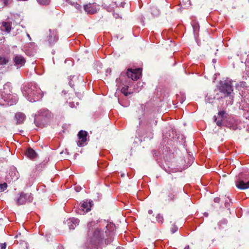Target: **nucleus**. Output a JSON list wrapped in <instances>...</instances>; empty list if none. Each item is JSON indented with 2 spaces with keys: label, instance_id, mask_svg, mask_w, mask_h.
<instances>
[{
  "label": "nucleus",
  "instance_id": "1",
  "mask_svg": "<svg viewBox=\"0 0 249 249\" xmlns=\"http://www.w3.org/2000/svg\"><path fill=\"white\" fill-rule=\"evenodd\" d=\"M87 247L93 248L98 247L104 241L107 244L111 243L112 240L113 232L107 231V225L101 227L95 221L88 223Z\"/></svg>",
  "mask_w": 249,
  "mask_h": 249
},
{
  "label": "nucleus",
  "instance_id": "2",
  "mask_svg": "<svg viewBox=\"0 0 249 249\" xmlns=\"http://www.w3.org/2000/svg\"><path fill=\"white\" fill-rule=\"evenodd\" d=\"M21 90L23 95L31 102L38 101L43 96L42 91L35 83L31 82L23 86Z\"/></svg>",
  "mask_w": 249,
  "mask_h": 249
},
{
  "label": "nucleus",
  "instance_id": "3",
  "mask_svg": "<svg viewBox=\"0 0 249 249\" xmlns=\"http://www.w3.org/2000/svg\"><path fill=\"white\" fill-rule=\"evenodd\" d=\"M11 84L7 82L3 86V89L0 90V105L12 106L16 104L18 98L16 94L12 93Z\"/></svg>",
  "mask_w": 249,
  "mask_h": 249
},
{
  "label": "nucleus",
  "instance_id": "4",
  "mask_svg": "<svg viewBox=\"0 0 249 249\" xmlns=\"http://www.w3.org/2000/svg\"><path fill=\"white\" fill-rule=\"evenodd\" d=\"M219 91L225 97H228L226 101L227 105H232L233 101V87L231 81H224L221 84Z\"/></svg>",
  "mask_w": 249,
  "mask_h": 249
},
{
  "label": "nucleus",
  "instance_id": "5",
  "mask_svg": "<svg viewBox=\"0 0 249 249\" xmlns=\"http://www.w3.org/2000/svg\"><path fill=\"white\" fill-rule=\"evenodd\" d=\"M34 199L33 195L31 193H20L15 198L16 204L18 205H24L26 202L31 203Z\"/></svg>",
  "mask_w": 249,
  "mask_h": 249
},
{
  "label": "nucleus",
  "instance_id": "6",
  "mask_svg": "<svg viewBox=\"0 0 249 249\" xmlns=\"http://www.w3.org/2000/svg\"><path fill=\"white\" fill-rule=\"evenodd\" d=\"M142 70L141 69L134 70L128 69L126 73V76L128 78H130L132 80H137L140 78Z\"/></svg>",
  "mask_w": 249,
  "mask_h": 249
},
{
  "label": "nucleus",
  "instance_id": "7",
  "mask_svg": "<svg viewBox=\"0 0 249 249\" xmlns=\"http://www.w3.org/2000/svg\"><path fill=\"white\" fill-rule=\"evenodd\" d=\"M239 108L243 110L249 109V92L245 91L243 94Z\"/></svg>",
  "mask_w": 249,
  "mask_h": 249
},
{
  "label": "nucleus",
  "instance_id": "8",
  "mask_svg": "<svg viewBox=\"0 0 249 249\" xmlns=\"http://www.w3.org/2000/svg\"><path fill=\"white\" fill-rule=\"evenodd\" d=\"M14 65L18 68H20L24 65L26 63L25 58L21 54H15L13 58Z\"/></svg>",
  "mask_w": 249,
  "mask_h": 249
},
{
  "label": "nucleus",
  "instance_id": "9",
  "mask_svg": "<svg viewBox=\"0 0 249 249\" xmlns=\"http://www.w3.org/2000/svg\"><path fill=\"white\" fill-rule=\"evenodd\" d=\"M85 12L89 14H93L99 10V6L95 3H89L84 6Z\"/></svg>",
  "mask_w": 249,
  "mask_h": 249
},
{
  "label": "nucleus",
  "instance_id": "10",
  "mask_svg": "<svg viewBox=\"0 0 249 249\" xmlns=\"http://www.w3.org/2000/svg\"><path fill=\"white\" fill-rule=\"evenodd\" d=\"M88 133L86 131L80 130L78 134V137L79 140L77 142V145L79 146H83L87 141V136Z\"/></svg>",
  "mask_w": 249,
  "mask_h": 249
},
{
  "label": "nucleus",
  "instance_id": "11",
  "mask_svg": "<svg viewBox=\"0 0 249 249\" xmlns=\"http://www.w3.org/2000/svg\"><path fill=\"white\" fill-rule=\"evenodd\" d=\"M235 184L236 187L240 190H245L249 188V181L246 182L244 180L236 178Z\"/></svg>",
  "mask_w": 249,
  "mask_h": 249
},
{
  "label": "nucleus",
  "instance_id": "12",
  "mask_svg": "<svg viewBox=\"0 0 249 249\" xmlns=\"http://www.w3.org/2000/svg\"><path fill=\"white\" fill-rule=\"evenodd\" d=\"M50 34L48 36V41L52 45L55 43L58 39L57 31L55 29L50 30Z\"/></svg>",
  "mask_w": 249,
  "mask_h": 249
},
{
  "label": "nucleus",
  "instance_id": "13",
  "mask_svg": "<svg viewBox=\"0 0 249 249\" xmlns=\"http://www.w3.org/2000/svg\"><path fill=\"white\" fill-rule=\"evenodd\" d=\"M92 206V202H88L84 201L82 204L80 206V208H79V211H81L80 212H78L80 214H84L86 213H88L89 211H90L91 207Z\"/></svg>",
  "mask_w": 249,
  "mask_h": 249
},
{
  "label": "nucleus",
  "instance_id": "14",
  "mask_svg": "<svg viewBox=\"0 0 249 249\" xmlns=\"http://www.w3.org/2000/svg\"><path fill=\"white\" fill-rule=\"evenodd\" d=\"M15 118L17 121V124H21L25 120L26 116L22 112H18L15 114Z\"/></svg>",
  "mask_w": 249,
  "mask_h": 249
},
{
  "label": "nucleus",
  "instance_id": "15",
  "mask_svg": "<svg viewBox=\"0 0 249 249\" xmlns=\"http://www.w3.org/2000/svg\"><path fill=\"white\" fill-rule=\"evenodd\" d=\"M39 115L47 120L51 117V112L46 109H42L38 111Z\"/></svg>",
  "mask_w": 249,
  "mask_h": 249
},
{
  "label": "nucleus",
  "instance_id": "16",
  "mask_svg": "<svg viewBox=\"0 0 249 249\" xmlns=\"http://www.w3.org/2000/svg\"><path fill=\"white\" fill-rule=\"evenodd\" d=\"M79 220L76 218H71L70 219L68 223L69 227L70 229H74L75 227L78 225Z\"/></svg>",
  "mask_w": 249,
  "mask_h": 249
},
{
  "label": "nucleus",
  "instance_id": "17",
  "mask_svg": "<svg viewBox=\"0 0 249 249\" xmlns=\"http://www.w3.org/2000/svg\"><path fill=\"white\" fill-rule=\"evenodd\" d=\"M25 155L27 157L31 159H34L36 155L35 151L31 148H29L26 150Z\"/></svg>",
  "mask_w": 249,
  "mask_h": 249
},
{
  "label": "nucleus",
  "instance_id": "18",
  "mask_svg": "<svg viewBox=\"0 0 249 249\" xmlns=\"http://www.w3.org/2000/svg\"><path fill=\"white\" fill-rule=\"evenodd\" d=\"M1 30L9 33L11 30V24L8 22H3L1 27Z\"/></svg>",
  "mask_w": 249,
  "mask_h": 249
},
{
  "label": "nucleus",
  "instance_id": "19",
  "mask_svg": "<svg viewBox=\"0 0 249 249\" xmlns=\"http://www.w3.org/2000/svg\"><path fill=\"white\" fill-rule=\"evenodd\" d=\"M191 24L193 28L194 36H197L199 30V25L198 23L195 21H193Z\"/></svg>",
  "mask_w": 249,
  "mask_h": 249
},
{
  "label": "nucleus",
  "instance_id": "20",
  "mask_svg": "<svg viewBox=\"0 0 249 249\" xmlns=\"http://www.w3.org/2000/svg\"><path fill=\"white\" fill-rule=\"evenodd\" d=\"M236 178L247 182L249 181V173L242 172L240 173L238 176H236Z\"/></svg>",
  "mask_w": 249,
  "mask_h": 249
},
{
  "label": "nucleus",
  "instance_id": "21",
  "mask_svg": "<svg viewBox=\"0 0 249 249\" xmlns=\"http://www.w3.org/2000/svg\"><path fill=\"white\" fill-rule=\"evenodd\" d=\"M177 195L176 192L172 188H170L168 192V200L172 201L174 199V196Z\"/></svg>",
  "mask_w": 249,
  "mask_h": 249
},
{
  "label": "nucleus",
  "instance_id": "22",
  "mask_svg": "<svg viewBox=\"0 0 249 249\" xmlns=\"http://www.w3.org/2000/svg\"><path fill=\"white\" fill-rule=\"evenodd\" d=\"M218 115L220 119L225 120L227 118L228 114L225 110H219Z\"/></svg>",
  "mask_w": 249,
  "mask_h": 249
},
{
  "label": "nucleus",
  "instance_id": "23",
  "mask_svg": "<svg viewBox=\"0 0 249 249\" xmlns=\"http://www.w3.org/2000/svg\"><path fill=\"white\" fill-rule=\"evenodd\" d=\"M151 13L154 17H157L160 14V10L155 6L151 8Z\"/></svg>",
  "mask_w": 249,
  "mask_h": 249
},
{
  "label": "nucleus",
  "instance_id": "24",
  "mask_svg": "<svg viewBox=\"0 0 249 249\" xmlns=\"http://www.w3.org/2000/svg\"><path fill=\"white\" fill-rule=\"evenodd\" d=\"M9 61V58L4 56H0V65H5Z\"/></svg>",
  "mask_w": 249,
  "mask_h": 249
},
{
  "label": "nucleus",
  "instance_id": "25",
  "mask_svg": "<svg viewBox=\"0 0 249 249\" xmlns=\"http://www.w3.org/2000/svg\"><path fill=\"white\" fill-rule=\"evenodd\" d=\"M37 1L40 5H47L50 3L51 0H37Z\"/></svg>",
  "mask_w": 249,
  "mask_h": 249
},
{
  "label": "nucleus",
  "instance_id": "26",
  "mask_svg": "<svg viewBox=\"0 0 249 249\" xmlns=\"http://www.w3.org/2000/svg\"><path fill=\"white\" fill-rule=\"evenodd\" d=\"M156 219L158 223L162 224L163 222V217L160 214H158L157 215Z\"/></svg>",
  "mask_w": 249,
  "mask_h": 249
},
{
  "label": "nucleus",
  "instance_id": "27",
  "mask_svg": "<svg viewBox=\"0 0 249 249\" xmlns=\"http://www.w3.org/2000/svg\"><path fill=\"white\" fill-rule=\"evenodd\" d=\"M128 86H124V87H123L121 89V92L125 95L127 96L128 92H127V90L128 89Z\"/></svg>",
  "mask_w": 249,
  "mask_h": 249
},
{
  "label": "nucleus",
  "instance_id": "28",
  "mask_svg": "<svg viewBox=\"0 0 249 249\" xmlns=\"http://www.w3.org/2000/svg\"><path fill=\"white\" fill-rule=\"evenodd\" d=\"M224 121L223 119H220V120H217V118L214 116V121L216 123V124L219 126H221L223 125V121Z\"/></svg>",
  "mask_w": 249,
  "mask_h": 249
},
{
  "label": "nucleus",
  "instance_id": "29",
  "mask_svg": "<svg viewBox=\"0 0 249 249\" xmlns=\"http://www.w3.org/2000/svg\"><path fill=\"white\" fill-rule=\"evenodd\" d=\"M7 187V185L6 183L0 184V192L4 191Z\"/></svg>",
  "mask_w": 249,
  "mask_h": 249
},
{
  "label": "nucleus",
  "instance_id": "30",
  "mask_svg": "<svg viewBox=\"0 0 249 249\" xmlns=\"http://www.w3.org/2000/svg\"><path fill=\"white\" fill-rule=\"evenodd\" d=\"M76 77L75 76H73L72 78L70 79L69 81V85L71 87L73 88L74 86V84L73 83V80H75Z\"/></svg>",
  "mask_w": 249,
  "mask_h": 249
},
{
  "label": "nucleus",
  "instance_id": "31",
  "mask_svg": "<svg viewBox=\"0 0 249 249\" xmlns=\"http://www.w3.org/2000/svg\"><path fill=\"white\" fill-rule=\"evenodd\" d=\"M71 4L72 5H73L75 7V8L76 9H77V10H80L81 9V6H80V5H79L77 3L71 2Z\"/></svg>",
  "mask_w": 249,
  "mask_h": 249
},
{
  "label": "nucleus",
  "instance_id": "32",
  "mask_svg": "<svg viewBox=\"0 0 249 249\" xmlns=\"http://www.w3.org/2000/svg\"><path fill=\"white\" fill-rule=\"evenodd\" d=\"M229 127H230L231 129H232L233 130H235L237 128V123H234L233 124H230L229 126Z\"/></svg>",
  "mask_w": 249,
  "mask_h": 249
},
{
  "label": "nucleus",
  "instance_id": "33",
  "mask_svg": "<svg viewBox=\"0 0 249 249\" xmlns=\"http://www.w3.org/2000/svg\"><path fill=\"white\" fill-rule=\"evenodd\" d=\"M244 111H246L247 112H245L244 113V117H245L246 119L249 118V109H247L246 110Z\"/></svg>",
  "mask_w": 249,
  "mask_h": 249
},
{
  "label": "nucleus",
  "instance_id": "34",
  "mask_svg": "<svg viewBox=\"0 0 249 249\" xmlns=\"http://www.w3.org/2000/svg\"><path fill=\"white\" fill-rule=\"evenodd\" d=\"M213 98H211L210 96H207L206 97V98H205L206 101L208 102V103H212V102H213Z\"/></svg>",
  "mask_w": 249,
  "mask_h": 249
},
{
  "label": "nucleus",
  "instance_id": "35",
  "mask_svg": "<svg viewBox=\"0 0 249 249\" xmlns=\"http://www.w3.org/2000/svg\"><path fill=\"white\" fill-rule=\"evenodd\" d=\"M0 249H5L6 248V244L5 243L0 244Z\"/></svg>",
  "mask_w": 249,
  "mask_h": 249
},
{
  "label": "nucleus",
  "instance_id": "36",
  "mask_svg": "<svg viewBox=\"0 0 249 249\" xmlns=\"http://www.w3.org/2000/svg\"><path fill=\"white\" fill-rule=\"evenodd\" d=\"M178 230V228L177 227H174L173 228H172L171 229V232L172 233H175L176 231H177Z\"/></svg>",
  "mask_w": 249,
  "mask_h": 249
},
{
  "label": "nucleus",
  "instance_id": "37",
  "mask_svg": "<svg viewBox=\"0 0 249 249\" xmlns=\"http://www.w3.org/2000/svg\"><path fill=\"white\" fill-rule=\"evenodd\" d=\"M225 206L226 208H229L230 206V202L228 201H226L225 203Z\"/></svg>",
  "mask_w": 249,
  "mask_h": 249
},
{
  "label": "nucleus",
  "instance_id": "38",
  "mask_svg": "<svg viewBox=\"0 0 249 249\" xmlns=\"http://www.w3.org/2000/svg\"><path fill=\"white\" fill-rule=\"evenodd\" d=\"M220 198L219 197H215L214 199V201L215 202V203H219L220 202Z\"/></svg>",
  "mask_w": 249,
  "mask_h": 249
},
{
  "label": "nucleus",
  "instance_id": "39",
  "mask_svg": "<svg viewBox=\"0 0 249 249\" xmlns=\"http://www.w3.org/2000/svg\"><path fill=\"white\" fill-rule=\"evenodd\" d=\"M9 0H3L4 5H7L9 3Z\"/></svg>",
  "mask_w": 249,
  "mask_h": 249
},
{
  "label": "nucleus",
  "instance_id": "40",
  "mask_svg": "<svg viewBox=\"0 0 249 249\" xmlns=\"http://www.w3.org/2000/svg\"><path fill=\"white\" fill-rule=\"evenodd\" d=\"M34 122L36 124V125L37 126H40V124L38 123L37 121V118H35V121H34Z\"/></svg>",
  "mask_w": 249,
  "mask_h": 249
},
{
  "label": "nucleus",
  "instance_id": "41",
  "mask_svg": "<svg viewBox=\"0 0 249 249\" xmlns=\"http://www.w3.org/2000/svg\"><path fill=\"white\" fill-rule=\"evenodd\" d=\"M123 74H121V76H120V77L119 78H117V79H116V82H118V81H119V80L122 81V80H123Z\"/></svg>",
  "mask_w": 249,
  "mask_h": 249
},
{
  "label": "nucleus",
  "instance_id": "42",
  "mask_svg": "<svg viewBox=\"0 0 249 249\" xmlns=\"http://www.w3.org/2000/svg\"><path fill=\"white\" fill-rule=\"evenodd\" d=\"M57 249H64V247L63 246L59 245L57 246Z\"/></svg>",
  "mask_w": 249,
  "mask_h": 249
},
{
  "label": "nucleus",
  "instance_id": "43",
  "mask_svg": "<svg viewBox=\"0 0 249 249\" xmlns=\"http://www.w3.org/2000/svg\"><path fill=\"white\" fill-rule=\"evenodd\" d=\"M80 189H81L80 187L79 188V187H77L75 188V190H76V192L80 191Z\"/></svg>",
  "mask_w": 249,
  "mask_h": 249
},
{
  "label": "nucleus",
  "instance_id": "44",
  "mask_svg": "<svg viewBox=\"0 0 249 249\" xmlns=\"http://www.w3.org/2000/svg\"><path fill=\"white\" fill-rule=\"evenodd\" d=\"M148 213L149 214H151L153 213V211L152 210H149Z\"/></svg>",
  "mask_w": 249,
  "mask_h": 249
},
{
  "label": "nucleus",
  "instance_id": "45",
  "mask_svg": "<svg viewBox=\"0 0 249 249\" xmlns=\"http://www.w3.org/2000/svg\"><path fill=\"white\" fill-rule=\"evenodd\" d=\"M184 249H190V248H189V246H186Z\"/></svg>",
  "mask_w": 249,
  "mask_h": 249
},
{
  "label": "nucleus",
  "instance_id": "46",
  "mask_svg": "<svg viewBox=\"0 0 249 249\" xmlns=\"http://www.w3.org/2000/svg\"><path fill=\"white\" fill-rule=\"evenodd\" d=\"M116 249H124L122 247H118V248H117Z\"/></svg>",
  "mask_w": 249,
  "mask_h": 249
},
{
  "label": "nucleus",
  "instance_id": "47",
  "mask_svg": "<svg viewBox=\"0 0 249 249\" xmlns=\"http://www.w3.org/2000/svg\"><path fill=\"white\" fill-rule=\"evenodd\" d=\"M70 106L71 107H72V103H70Z\"/></svg>",
  "mask_w": 249,
  "mask_h": 249
},
{
  "label": "nucleus",
  "instance_id": "48",
  "mask_svg": "<svg viewBox=\"0 0 249 249\" xmlns=\"http://www.w3.org/2000/svg\"><path fill=\"white\" fill-rule=\"evenodd\" d=\"M114 16L115 17V18H117V17L115 16V14H114Z\"/></svg>",
  "mask_w": 249,
  "mask_h": 249
}]
</instances>
